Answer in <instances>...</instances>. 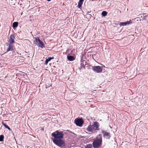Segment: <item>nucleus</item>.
<instances>
[{
  "instance_id": "nucleus-18",
  "label": "nucleus",
  "mask_w": 148,
  "mask_h": 148,
  "mask_svg": "<svg viewBox=\"0 0 148 148\" xmlns=\"http://www.w3.org/2000/svg\"><path fill=\"white\" fill-rule=\"evenodd\" d=\"M4 138V136L2 135H1L0 136V141H2L3 140Z\"/></svg>"
},
{
  "instance_id": "nucleus-2",
  "label": "nucleus",
  "mask_w": 148,
  "mask_h": 148,
  "mask_svg": "<svg viewBox=\"0 0 148 148\" xmlns=\"http://www.w3.org/2000/svg\"><path fill=\"white\" fill-rule=\"evenodd\" d=\"M99 123L97 122H94L92 125H89L86 129L87 132L91 133H95L99 130Z\"/></svg>"
},
{
  "instance_id": "nucleus-15",
  "label": "nucleus",
  "mask_w": 148,
  "mask_h": 148,
  "mask_svg": "<svg viewBox=\"0 0 148 148\" xmlns=\"http://www.w3.org/2000/svg\"><path fill=\"white\" fill-rule=\"evenodd\" d=\"M2 124L6 128H7L10 131L11 130L10 128L8 125H6L4 122H2Z\"/></svg>"
},
{
  "instance_id": "nucleus-12",
  "label": "nucleus",
  "mask_w": 148,
  "mask_h": 148,
  "mask_svg": "<svg viewBox=\"0 0 148 148\" xmlns=\"http://www.w3.org/2000/svg\"><path fill=\"white\" fill-rule=\"evenodd\" d=\"M67 58L70 61H72L75 59L74 57L72 56H67Z\"/></svg>"
},
{
  "instance_id": "nucleus-11",
  "label": "nucleus",
  "mask_w": 148,
  "mask_h": 148,
  "mask_svg": "<svg viewBox=\"0 0 148 148\" xmlns=\"http://www.w3.org/2000/svg\"><path fill=\"white\" fill-rule=\"evenodd\" d=\"M54 58L53 57L52 58L49 57L47 59L45 62V64L46 65H47L49 62L51 60Z\"/></svg>"
},
{
  "instance_id": "nucleus-4",
  "label": "nucleus",
  "mask_w": 148,
  "mask_h": 148,
  "mask_svg": "<svg viewBox=\"0 0 148 148\" xmlns=\"http://www.w3.org/2000/svg\"><path fill=\"white\" fill-rule=\"evenodd\" d=\"M35 40L36 44L37 46L39 47H40L42 48L45 47V45L43 42L40 40L38 37L35 38Z\"/></svg>"
},
{
  "instance_id": "nucleus-6",
  "label": "nucleus",
  "mask_w": 148,
  "mask_h": 148,
  "mask_svg": "<svg viewBox=\"0 0 148 148\" xmlns=\"http://www.w3.org/2000/svg\"><path fill=\"white\" fill-rule=\"evenodd\" d=\"M74 122L77 125L81 127L84 123L82 119H76L74 121Z\"/></svg>"
},
{
  "instance_id": "nucleus-5",
  "label": "nucleus",
  "mask_w": 148,
  "mask_h": 148,
  "mask_svg": "<svg viewBox=\"0 0 148 148\" xmlns=\"http://www.w3.org/2000/svg\"><path fill=\"white\" fill-rule=\"evenodd\" d=\"M92 69L95 72L97 73H101L102 70V69L99 66H92Z\"/></svg>"
},
{
  "instance_id": "nucleus-8",
  "label": "nucleus",
  "mask_w": 148,
  "mask_h": 148,
  "mask_svg": "<svg viewBox=\"0 0 148 148\" xmlns=\"http://www.w3.org/2000/svg\"><path fill=\"white\" fill-rule=\"evenodd\" d=\"M102 133L103 135V137L104 138L107 139H109L110 138V134L109 133L104 131H103Z\"/></svg>"
},
{
  "instance_id": "nucleus-3",
  "label": "nucleus",
  "mask_w": 148,
  "mask_h": 148,
  "mask_svg": "<svg viewBox=\"0 0 148 148\" xmlns=\"http://www.w3.org/2000/svg\"><path fill=\"white\" fill-rule=\"evenodd\" d=\"M102 142V135L100 134L94 140L92 143L93 146L94 148L99 147L101 146Z\"/></svg>"
},
{
  "instance_id": "nucleus-7",
  "label": "nucleus",
  "mask_w": 148,
  "mask_h": 148,
  "mask_svg": "<svg viewBox=\"0 0 148 148\" xmlns=\"http://www.w3.org/2000/svg\"><path fill=\"white\" fill-rule=\"evenodd\" d=\"M15 36L13 34H11L10 36V39L9 40V42L10 44H12L14 42V39Z\"/></svg>"
},
{
  "instance_id": "nucleus-10",
  "label": "nucleus",
  "mask_w": 148,
  "mask_h": 148,
  "mask_svg": "<svg viewBox=\"0 0 148 148\" xmlns=\"http://www.w3.org/2000/svg\"><path fill=\"white\" fill-rule=\"evenodd\" d=\"M131 22L130 21H127L125 22H121L120 23V26H125L127 24H130Z\"/></svg>"
},
{
  "instance_id": "nucleus-14",
  "label": "nucleus",
  "mask_w": 148,
  "mask_h": 148,
  "mask_svg": "<svg viewBox=\"0 0 148 148\" xmlns=\"http://www.w3.org/2000/svg\"><path fill=\"white\" fill-rule=\"evenodd\" d=\"M18 23L17 22H14L12 25V27L14 29L16 27L18 26Z\"/></svg>"
},
{
  "instance_id": "nucleus-13",
  "label": "nucleus",
  "mask_w": 148,
  "mask_h": 148,
  "mask_svg": "<svg viewBox=\"0 0 148 148\" xmlns=\"http://www.w3.org/2000/svg\"><path fill=\"white\" fill-rule=\"evenodd\" d=\"M84 0H79L78 3V7L79 8L82 7V5L83 3Z\"/></svg>"
},
{
  "instance_id": "nucleus-17",
  "label": "nucleus",
  "mask_w": 148,
  "mask_h": 148,
  "mask_svg": "<svg viewBox=\"0 0 148 148\" xmlns=\"http://www.w3.org/2000/svg\"><path fill=\"white\" fill-rule=\"evenodd\" d=\"M107 12L105 11H103L102 12V15L103 16H105L107 14Z\"/></svg>"
},
{
  "instance_id": "nucleus-16",
  "label": "nucleus",
  "mask_w": 148,
  "mask_h": 148,
  "mask_svg": "<svg viewBox=\"0 0 148 148\" xmlns=\"http://www.w3.org/2000/svg\"><path fill=\"white\" fill-rule=\"evenodd\" d=\"M85 148H92V146L91 144H88L85 146Z\"/></svg>"
},
{
  "instance_id": "nucleus-19",
  "label": "nucleus",
  "mask_w": 148,
  "mask_h": 148,
  "mask_svg": "<svg viewBox=\"0 0 148 148\" xmlns=\"http://www.w3.org/2000/svg\"><path fill=\"white\" fill-rule=\"evenodd\" d=\"M48 1H50L51 0H47Z\"/></svg>"
},
{
  "instance_id": "nucleus-9",
  "label": "nucleus",
  "mask_w": 148,
  "mask_h": 148,
  "mask_svg": "<svg viewBox=\"0 0 148 148\" xmlns=\"http://www.w3.org/2000/svg\"><path fill=\"white\" fill-rule=\"evenodd\" d=\"M14 47L12 45V44H10L8 45V48L7 51L6 52L10 51H12L13 50Z\"/></svg>"
},
{
  "instance_id": "nucleus-1",
  "label": "nucleus",
  "mask_w": 148,
  "mask_h": 148,
  "mask_svg": "<svg viewBox=\"0 0 148 148\" xmlns=\"http://www.w3.org/2000/svg\"><path fill=\"white\" fill-rule=\"evenodd\" d=\"M63 132L62 131L57 130L51 134L53 137L52 138L53 143L61 148L64 147L65 146V141L62 139L64 135Z\"/></svg>"
}]
</instances>
